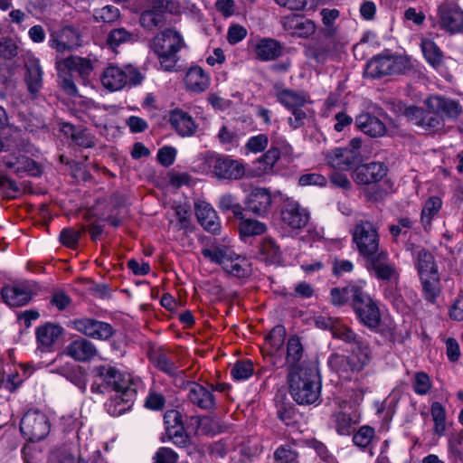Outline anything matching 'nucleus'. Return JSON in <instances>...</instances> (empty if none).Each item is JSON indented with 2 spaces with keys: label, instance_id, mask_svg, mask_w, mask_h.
<instances>
[{
  "label": "nucleus",
  "instance_id": "nucleus-1",
  "mask_svg": "<svg viewBox=\"0 0 463 463\" xmlns=\"http://www.w3.org/2000/svg\"><path fill=\"white\" fill-rule=\"evenodd\" d=\"M288 379L290 394L297 403L314 404L319 400L321 381L317 368L290 369Z\"/></svg>",
  "mask_w": 463,
  "mask_h": 463
},
{
  "label": "nucleus",
  "instance_id": "nucleus-2",
  "mask_svg": "<svg viewBox=\"0 0 463 463\" xmlns=\"http://www.w3.org/2000/svg\"><path fill=\"white\" fill-rule=\"evenodd\" d=\"M164 71H174L179 60L177 53L185 46L181 33L173 28L157 33L149 42Z\"/></svg>",
  "mask_w": 463,
  "mask_h": 463
},
{
  "label": "nucleus",
  "instance_id": "nucleus-3",
  "mask_svg": "<svg viewBox=\"0 0 463 463\" xmlns=\"http://www.w3.org/2000/svg\"><path fill=\"white\" fill-rule=\"evenodd\" d=\"M411 69V61L407 56L379 54L366 63L364 74L368 78L378 79L392 74H403Z\"/></svg>",
  "mask_w": 463,
  "mask_h": 463
},
{
  "label": "nucleus",
  "instance_id": "nucleus-4",
  "mask_svg": "<svg viewBox=\"0 0 463 463\" xmlns=\"http://www.w3.org/2000/svg\"><path fill=\"white\" fill-rule=\"evenodd\" d=\"M353 241L364 259L380 251V237L375 226L368 221L358 222L353 230Z\"/></svg>",
  "mask_w": 463,
  "mask_h": 463
},
{
  "label": "nucleus",
  "instance_id": "nucleus-5",
  "mask_svg": "<svg viewBox=\"0 0 463 463\" xmlns=\"http://www.w3.org/2000/svg\"><path fill=\"white\" fill-rule=\"evenodd\" d=\"M355 298L352 307L359 322L370 330L376 331L382 320L380 308L376 301L363 288Z\"/></svg>",
  "mask_w": 463,
  "mask_h": 463
},
{
  "label": "nucleus",
  "instance_id": "nucleus-6",
  "mask_svg": "<svg viewBox=\"0 0 463 463\" xmlns=\"http://www.w3.org/2000/svg\"><path fill=\"white\" fill-rule=\"evenodd\" d=\"M47 416L39 411H28L21 420L20 431L31 442H37L46 438L50 432Z\"/></svg>",
  "mask_w": 463,
  "mask_h": 463
},
{
  "label": "nucleus",
  "instance_id": "nucleus-7",
  "mask_svg": "<svg viewBox=\"0 0 463 463\" xmlns=\"http://www.w3.org/2000/svg\"><path fill=\"white\" fill-rule=\"evenodd\" d=\"M364 260L367 270L378 280L399 282L400 274L387 251L381 250Z\"/></svg>",
  "mask_w": 463,
  "mask_h": 463
},
{
  "label": "nucleus",
  "instance_id": "nucleus-8",
  "mask_svg": "<svg viewBox=\"0 0 463 463\" xmlns=\"http://www.w3.org/2000/svg\"><path fill=\"white\" fill-rule=\"evenodd\" d=\"M79 27L66 24L50 33L49 46L58 52H71L81 45Z\"/></svg>",
  "mask_w": 463,
  "mask_h": 463
},
{
  "label": "nucleus",
  "instance_id": "nucleus-9",
  "mask_svg": "<svg viewBox=\"0 0 463 463\" xmlns=\"http://www.w3.org/2000/svg\"><path fill=\"white\" fill-rule=\"evenodd\" d=\"M173 3L167 0H152L139 17L140 25L146 30L162 27L166 23V14L173 13Z\"/></svg>",
  "mask_w": 463,
  "mask_h": 463
},
{
  "label": "nucleus",
  "instance_id": "nucleus-10",
  "mask_svg": "<svg viewBox=\"0 0 463 463\" xmlns=\"http://www.w3.org/2000/svg\"><path fill=\"white\" fill-rule=\"evenodd\" d=\"M207 163L214 175L220 180H238L245 175L244 165L229 156H212L208 158Z\"/></svg>",
  "mask_w": 463,
  "mask_h": 463
},
{
  "label": "nucleus",
  "instance_id": "nucleus-11",
  "mask_svg": "<svg viewBox=\"0 0 463 463\" xmlns=\"http://www.w3.org/2000/svg\"><path fill=\"white\" fill-rule=\"evenodd\" d=\"M404 115L413 124L420 127L425 131L436 132L444 127V120L438 113L430 109L424 110L416 106L405 109Z\"/></svg>",
  "mask_w": 463,
  "mask_h": 463
},
{
  "label": "nucleus",
  "instance_id": "nucleus-12",
  "mask_svg": "<svg viewBox=\"0 0 463 463\" xmlns=\"http://www.w3.org/2000/svg\"><path fill=\"white\" fill-rule=\"evenodd\" d=\"M244 204V213L247 212L258 217H265L271 210V194L267 188L255 187L247 195Z\"/></svg>",
  "mask_w": 463,
  "mask_h": 463
},
{
  "label": "nucleus",
  "instance_id": "nucleus-13",
  "mask_svg": "<svg viewBox=\"0 0 463 463\" xmlns=\"http://www.w3.org/2000/svg\"><path fill=\"white\" fill-rule=\"evenodd\" d=\"M439 25L450 33L463 31V10L453 2L442 3L438 9Z\"/></svg>",
  "mask_w": 463,
  "mask_h": 463
},
{
  "label": "nucleus",
  "instance_id": "nucleus-14",
  "mask_svg": "<svg viewBox=\"0 0 463 463\" xmlns=\"http://www.w3.org/2000/svg\"><path fill=\"white\" fill-rule=\"evenodd\" d=\"M352 177L357 184L369 185L380 182L387 175V166L382 162L357 164Z\"/></svg>",
  "mask_w": 463,
  "mask_h": 463
},
{
  "label": "nucleus",
  "instance_id": "nucleus-15",
  "mask_svg": "<svg viewBox=\"0 0 463 463\" xmlns=\"http://www.w3.org/2000/svg\"><path fill=\"white\" fill-rule=\"evenodd\" d=\"M0 294L8 306L23 307L31 301L34 293L32 285L25 281L5 285Z\"/></svg>",
  "mask_w": 463,
  "mask_h": 463
},
{
  "label": "nucleus",
  "instance_id": "nucleus-16",
  "mask_svg": "<svg viewBox=\"0 0 463 463\" xmlns=\"http://www.w3.org/2000/svg\"><path fill=\"white\" fill-rule=\"evenodd\" d=\"M280 215L283 224L293 230L304 228L309 221L307 210L295 201H286L282 205Z\"/></svg>",
  "mask_w": 463,
  "mask_h": 463
},
{
  "label": "nucleus",
  "instance_id": "nucleus-17",
  "mask_svg": "<svg viewBox=\"0 0 463 463\" xmlns=\"http://www.w3.org/2000/svg\"><path fill=\"white\" fill-rule=\"evenodd\" d=\"M326 159L335 169L347 171L353 169L357 164L363 162L361 154L352 152L345 147H336L330 151Z\"/></svg>",
  "mask_w": 463,
  "mask_h": 463
},
{
  "label": "nucleus",
  "instance_id": "nucleus-18",
  "mask_svg": "<svg viewBox=\"0 0 463 463\" xmlns=\"http://www.w3.org/2000/svg\"><path fill=\"white\" fill-rule=\"evenodd\" d=\"M186 385L188 389L187 398L194 405L204 411H212L215 408V397L213 393V385H211L212 391L195 382H187Z\"/></svg>",
  "mask_w": 463,
  "mask_h": 463
},
{
  "label": "nucleus",
  "instance_id": "nucleus-19",
  "mask_svg": "<svg viewBox=\"0 0 463 463\" xmlns=\"http://www.w3.org/2000/svg\"><path fill=\"white\" fill-rule=\"evenodd\" d=\"M425 103L429 109L438 113L441 118L446 117L455 120L462 113V107L458 101L441 96H431Z\"/></svg>",
  "mask_w": 463,
  "mask_h": 463
},
{
  "label": "nucleus",
  "instance_id": "nucleus-20",
  "mask_svg": "<svg viewBox=\"0 0 463 463\" xmlns=\"http://www.w3.org/2000/svg\"><path fill=\"white\" fill-rule=\"evenodd\" d=\"M165 435L169 440H172L179 447H186L189 443V438L186 435L182 425L178 411H168L165 416Z\"/></svg>",
  "mask_w": 463,
  "mask_h": 463
},
{
  "label": "nucleus",
  "instance_id": "nucleus-21",
  "mask_svg": "<svg viewBox=\"0 0 463 463\" xmlns=\"http://www.w3.org/2000/svg\"><path fill=\"white\" fill-rule=\"evenodd\" d=\"M281 24L284 30L288 31L291 35L301 38H307L316 31V25L313 21L298 14L282 17Z\"/></svg>",
  "mask_w": 463,
  "mask_h": 463
},
{
  "label": "nucleus",
  "instance_id": "nucleus-22",
  "mask_svg": "<svg viewBox=\"0 0 463 463\" xmlns=\"http://www.w3.org/2000/svg\"><path fill=\"white\" fill-rule=\"evenodd\" d=\"M327 364L339 378L345 381H351L354 374L361 372L348 355L337 353L332 354L329 356Z\"/></svg>",
  "mask_w": 463,
  "mask_h": 463
},
{
  "label": "nucleus",
  "instance_id": "nucleus-23",
  "mask_svg": "<svg viewBox=\"0 0 463 463\" xmlns=\"http://www.w3.org/2000/svg\"><path fill=\"white\" fill-rule=\"evenodd\" d=\"M66 353L76 361L87 362L97 355L98 350L91 341L79 337L68 345Z\"/></svg>",
  "mask_w": 463,
  "mask_h": 463
},
{
  "label": "nucleus",
  "instance_id": "nucleus-24",
  "mask_svg": "<svg viewBox=\"0 0 463 463\" xmlns=\"http://www.w3.org/2000/svg\"><path fill=\"white\" fill-rule=\"evenodd\" d=\"M169 123L181 137H191L197 128L193 118L187 112L178 109L170 112Z\"/></svg>",
  "mask_w": 463,
  "mask_h": 463
},
{
  "label": "nucleus",
  "instance_id": "nucleus-25",
  "mask_svg": "<svg viewBox=\"0 0 463 463\" xmlns=\"http://www.w3.org/2000/svg\"><path fill=\"white\" fill-rule=\"evenodd\" d=\"M195 214L199 223L207 232L216 233L221 229L215 210L207 203L201 202L195 203Z\"/></svg>",
  "mask_w": 463,
  "mask_h": 463
},
{
  "label": "nucleus",
  "instance_id": "nucleus-26",
  "mask_svg": "<svg viewBox=\"0 0 463 463\" xmlns=\"http://www.w3.org/2000/svg\"><path fill=\"white\" fill-rule=\"evenodd\" d=\"M67 69L70 72H76L79 74L83 84H87L89 77L93 71V64L91 60L89 58H83L80 56H70L61 61H58Z\"/></svg>",
  "mask_w": 463,
  "mask_h": 463
},
{
  "label": "nucleus",
  "instance_id": "nucleus-27",
  "mask_svg": "<svg viewBox=\"0 0 463 463\" xmlns=\"http://www.w3.org/2000/svg\"><path fill=\"white\" fill-rule=\"evenodd\" d=\"M355 124L362 132L372 137H383L386 133L385 124L380 118L369 113L357 116Z\"/></svg>",
  "mask_w": 463,
  "mask_h": 463
},
{
  "label": "nucleus",
  "instance_id": "nucleus-28",
  "mask_svg": "<svg viewBox=\"0 0 463 463\" xmlns=\"http://www.w3.org/2000/svg\"><path fill=\"white\" fill-rule=\"evenodd\" d=\"M414 265L419 277L439 273L434 255L425 248H420L415 251Z\"/></svg>",
  "mask_w": 463,
  "mask_h": 463
},
{
  "label": "nucleus",
  "instance_id": "nucleus-29",
  "mask_svg": "<svg viewBox=\"0 0 463 463\" xmlns=\"http://www.w3.org/2000/svg\"><path fill=\"white\" fill-rule=\"evenodd\" d=\"M102 85L111 90H119L127 85V74L125 68L110 65L107 67L101 75Z\"/></svg>",
  "mask_w": 463,
  "mask_h": 463
},
{
  "label": "nucleus",
  "instance_id": "nucleus-30",
  "mask_svg": "<svg viewBox=\"0 0 463 463\" xmlns=\"http://www.w3.org/2000/svg\"><path fill=\"white\" fill-rule=\"evenodd\" d=\"M63 133L71 139L74 145L90 148L95 146V137L87 128H77L72 124L65 123L62 126Z\"/></svg>",
  "mask_w": 463,
  "mask_h": 463
},
{
  "label": "nucleus",
  "instance_id": "nucleus-31",
  "mask_svg": "<svg viewBox=\"0 0 463 463\" xmlns=\"http://www.w3.org/2000/svg\"><path fill=\"white\" fill-rule=\"evenodd\" d=\"M3 164L17 175H20L23 173H29L32 175H36L40 172L37 163L26 156L5 158Z\"/></svg>",
  "mask_w": 463,
  "mask_h": 463
},
{
  "label": "nucleus",
  "instance_id": "nucleus-32",
  "mask_svg": "<svg viewBox=\"0 0 463 463\" xmlns=\"http://www.w3.org/2000/svg\"><path fill=\"white\" fill-rule=\"evenodd\" d=\"M352 345L351 354L348 356L362 372L373 359L372 348L368 341L363 337Z\"/></svg>",
  "mask_w": 463,
  "mask_h": 463
},
{
  "label": "nucleus",
  "instance_id": "nucleus-33",
  "mask_svg": "<svg viewBox=\"0 0 463 463\" xmlns=\"http://www.w3.org/2000/svg\"><path fill=\"white\" fill-rule=\"evenodd\" d=\"M150 360L153 364L172 377H176L184 373V371H179L169 354L163 349H158L150 354Z\"/></svg>",
  "mask_w": 463,
  "mask_h": 463
},
{
  "label": "nucleus",
  "instance_id": "nucleus-34",
  "mask_svg": "<svg viewBox=\"0 0 463 463\" xmlns=\"http://www.w3.org/2000/svg\"><path fill=\"white\" fill-rule=\"evenodd\" d=\"M25 81L31 93L35 94L43 85V71L39 60L29 58L25 62Z\"/></svg>",
  "mask_w": 463,
  "mask_h": 463
},
{
  "label": "nucleus",
  "instance_id": "nucleus-35",
  "mask_svg": "<svg viewBox=\"0 0 463 463\" xmlns=\"http://www.w3.org/2000/svg\"><path fill=\"white\" fill-rule=\"evenodd\" d=\"M419 278L421 285L422 297L426 301L434 304L442 289L439 274L436 273Z\"/></svg>",
  "mask_w": 463,
  "mask_h": 463
},
{
  "label": "nucleus",
  "instance_id": "nucleus-36",
  "mask_svg": "<svg viewBox=\"0 0 463 463\" xmlns=\"http://www.w3.org/2000/svg\"><path fill=\"white\" fill-rule=\"evenodd\" d=\"M360 286L349 284L343 288H333L330 290L331 303L335 307H343L350 302L351 306L355 300V296L361 290Z\"/></svg>",
  "mask_w": 463,
  "mask_h": 463
},
{
  "label": "nucleus",
  "instance_id": "nucleus-37",
  "mask_svg": "<svg viewBox=\"0 0 463 463\" xmlns=\"http://www.w3.org/2000/svg\"><path fill=\"white\" fill-rule=\"evenodd\" d=\"M255 52L261 61H273L282 54V46L274 39L264 38L257 43Z\"/></svg>",
  "mask_w": 463,
  "mask_h": 463
},
{
  "label": "nucleus",
  "instance_id": "nucleus-38",
  "mask_svg": "<svg viewBox=\"0 0 463 463\" xmlns=\"http://www.w3.org/2000/svg\"><path fill=\"white\" fill-rule=\"evenodd\" d=\"M184 81L187 89L194 92H203L209 86V77L199 66L192 67L188 70Z\"/></svg>",
  "mask_w": 463,
  "mask_h": 463
},
{
  "label": "nucleus",
  "instance_id": "nucleus-39",
  "mask_svg": "<svg viewBox=\"0 0 463 463\" xmlns=\"http://www.w3.org/2000/svg\"><path fill=\"white\" fill-rule=\"evenodd\" d=\"M276 97L278 100L288 110L303 107L307 102V96L303 92L288 89L276 88Z\"/></svg>",
  "mask_w": 463,
  "mask_h": 463
},
{
  "label": "nucleus",
  "instance_id": "nucleus-40",
  "mask_svg": "<svg viewBox=\"0 0 463 463\" xmlns=\"http://www.w3.org/2000/svg\"><path fill=\"white\" fill-rule=\"evenodd\" d=\"M240 221L238 230L241 238L259 236L266 232L267 225L258 220L247 218L245 213H242V218H238Z\"/></svg>",
  "mask_w": 463,
  "mask_h": 463
},
{
  "label": "nucleus",
  "instance_id": "nucleus-41",
  "mask_svg": "<svg viewBox=\"0 0 463 463\" xmlns=\"http://www.w3.org/2000/svg\"><path fill=\"white\" fill-rule=\"evenodd\" d=\"M63 328L53 323H46L36 330V337L38 342L44 346L52 345L58 338L62 335Z\"/></svg>",
  "mask_w": 463,
  "mask_h": 463
},
{
  "label": "nucleus",
  "instance_id": "nucleus-42",
  "mask_svg": "<svg viewBox=\"0 0 463 463\" xmlns=\"http://www.w3.org/2000/svg\"><path fill=\"white\" fill-rule=\"evenodd\" d=\"M420 48L424 58L430 65L435 69H438L443 65V52L431 39H422L420 43Z\"/></svg>",
  "mask_w": 463,
  "mask_h": 463
},
{
  "label": "nucleus",
  "instance_id": "nucleus-43",
  "mask_svg": "<svg viewBox=\"0 0 463 463\" xmlns=\"http://www.w3.org/2000/svg\"><path fill=\"white\" fill-rule=\"evenodd\" d=\"M303 352L304 350L299 337L297 335L290 336L287 344L286 358V362L288 364V371L290 369L304 368L303 366L298 365L303 356Z\"/></svg>",
  "mask_w": 463,
  "mask_h": 463
},
{
  "label": "nucleus",
  "instance_id": "nucleus-44",
  "mask_svg": "<svg viewBox=\"0 0 463 463\" xmlns=\"http://www.w3.org/2000/svg\"><path fill=\"white\" fill-rule=\"evenodd\" d=\"M94 377L99 378L101 382L111 386L113 390L121 387L119 383L121 374L120 373L112 366L99 365L96 366L92 370Z\"/></svg>",
  "mask_w": 463,
  "mask_h": 463
},
{
  "label": "nucleus",
  "instance_id": "nucleus-45",
  "mask_svg": "<svg viewBox=\"0 0 463 463\" xmlns=\"http://www.w3.org/2000/svg\"><path fill=\"white\" fill-rule=\"evenodd\" d=\"M375 332H379L384 338L392 344H402L411 336L410 330L405 329L402 331V329H398L392 323H380V326Z\"/></svg>",
  "mask_w": 463,
  "mask_h": 463
},
{
  "label": "nucleus",
  "instance_id": "nucleus-46",
  "mask_svg": "<svg viewBox=\"0 0 463 463\" xmlns=\"http://www.w3.org/2000/svg\"><path fill=\"white\" fill-rule=\"evenodd\" d=\"M430 414L434 421V433L439 437L443 436L446 431V411L444 406L439 402H432Z\"/></svg>",
  "mask_w": 463,
  "mask_h": 463
},
{
  "label": "nucleus",
  "instance_id": "nucleus-47",
  "mask_svg": "<svg viewBox=\"0 0 463 463\" xmlns=\"http://www.w3.org/2000/svg\"><path fill=\"white\" fill-rule=\"evenodd\" d=\"M218 208L222 213L231 211L236 219L242 218V213H244V207L240 204L236 197L231 194H225L220 197Z\"/></svg>",
  "mask_w": 463,
  "mask_h": 463
},
{
  "label": "nucleus",
  "instance_id": "nucleus-48",
  "mask_svg": "<svg viewBox=\"0 0 463 463\" xmlns=\"http://www.w3.org/2000/svg\"><path fill=\"white\" fill-rule=\"evenodd\" d=\"M248 266V261L238 256L235 259L230 258L229 260L225 262L223 269L225 272L236 278H246L250 275Z\"/></svg>",
  "mask_w": 463,
  "mask_h": 463
},
{
  "label": "nucleus",
  "instance_id": "nucleus-49",
  "mask_svg": "<svg viewBox=\"0 0 463 463\" xmlns=\"http://www.w3.org/2000/svg\"><path fill=\"white\" fill-rule=\"evenodd\" d=\"M260 251L269 262H278L281 258L280 247L271 237H265L260 247Z\"/></svg>",
  "mask_w": 463,
  "mask_h": 463
},
{
  "label": "nucleus",
  "instance_id": "nucleus-50",
  "mask_svg": "<svg viewBox=\"0 0 463 463\" xmlns=\"http://www.w3.org/2000/svg\"><path fill=\"white\" fill-rule=\"evenodd\" d=\"M58 70V77L61 80L60 85L62 90L69 96H77L78 90L74 83L72 74L69 71L61 69V63H56Z\"/></svg>",
  "mask_w": 463,
  "mask_h": 463
},
{
  "label": "nucleus",
  "instance_id": "nucleus-51",
  "mask_svg": "<svg viewBox=\"0 0 463 463\" xmlns=\"http://www.w3.org/2000/svg\"><path fill=\"white\" fill-rule=\"evenodd\" d=\"M441 207V200L439 197L433 196L429 198L421 212V222L426 228L430 225L432 217L439 211Z\"/></svg>",
  "mask_w": 463,
  "mask_h": 463
},
{
  "label": "nucleus",
  "instance_id": "nucleus-52",
  "mask_svg": "<svg viewBox=\"0 0 463 463\" xmlns=\"http://www.w3.org/2000/svg\"><path fill=\"white\" fill-rule=\"evenodd\" d=\"M375 438L374 429L370 426H362L353 436L354 444L359 448H367Z\"/></svg>",
  "mask_w": 463,
  "mask_h": 463
},
{
  "label": "nucleus",
  "instance_id": "nucleus-53",
  "mask_svg": "<svg viewBox=\"0 0 463 463\" xmlns=\"http://www.w3.org/2000/svg\"><path fill=\"white\" fill-rule=\"evenodd\" d=\"M333 337L340 339L346 344L354 345L362 336L354 333L349 326L340 322L333 328Z\"/></svg>",
  "mask_w": 463,
  "mask_h": 463
},
{
  "label": "nucleus",
  "instance_id": "nucleus-54",
  "mask_svg": "<svg viewBox=\"0 0 463 463\" xmlns=\"http://www.w3.org/2000/svg\"><path fill=\"white\" fill-rule=\"evenodd\" d=\"M253 373V364L250 361H238L231 369V374L236 381L248 379Z\"/></svg>",
  "mask_w": 463,
  "mask_h": 463
},
{
  "label": "nucleus",
  "instance_id": "nucleus-55",
  "mask_svg": "<svg viewBox=\"0 0 463 463\" xmlns=\"http://www.w3.org/2000/svg\"><path fill=\"white\" fill-rule=\"evenodd\" d=\"M114 391L116 392L114 396L115 401L125 403L127 405L126 408H131L133 406L137 397V391L134 387L121 384V387L116 388Z\"/></svg>",
  "mask_w": 463,
  "mask_h": 463
},
{
  "label": "nucleus",
  "instance_id": "nucleus-56",
  "mask_svg": "<svg viewBox=\"0 0 463 463\" xmlns=\"http://www.w3.org/2000/svg\"><path fill=\"white\" fill-rule=\"evenodd\" d=\"M20 192L16 183L5 175H0V194L7 199H14Z\"/></svg>",
  "mask_w": 463,
  "mask_h": 463
},
{
  "label": "nucleus",
  "instance_id": "nucleus-57",
  "mask_svg": "<svg viewBox=\"0 0 463 463\" xmlns=\"http://www.w3.org/2000/svg\"><path fill=\"white\" fill-rule=\"evenodd\" d=\"M431 388L429 375L424 372H418L414 376L413 390L419 395L427 394Z\"/></svg>",
  "mask_w": 463,
  "mask_h": 463
},
{
  "label": "nucleus",
  "instance_id": "nucleus-58",
  "mask_svg": "<svg viewBox=\"0 0 463 463\" xmlns=\"http://www.w3.org/2000/svg\"><path fill=\"white\" fill-rule=\"evenodd\" d=\"M335 422L337 432L340 435H348L351 432L353 420L346 412H337L335 415Z\"/></svg>",
  "mask_w": 463,
  "mask_h": 463
},
{
  "label": "nucleus",
  "instance_id": "nucleus-59",
  "mask_svg": "<svg viewBox=\"0 0 463 463\" xmlns=\"http://www.w3.org/2000/svg\"><path fill=\"white\" fill-rule=\"evenodd\" d=\"M84 232H86L85 226H82L80 231H75L71 228L63 229L60 234V241L68 247H74Z\"/></svg>",
  "mask_w": 463,
  "mask_h": 463
},
{
  "label": "nucleus",
  "instance_id": "nucleus-60",
  "mask_svg": "<svg viewBox=\"0 0 463 463\" xmlns=\"http://www.w3.org/2000/svg\"><path fill=\"white\" fill-rule=\"evenodd\" d=\"M15 42L8 37L0 38V58L11 60L17 55Z\"/></svg>",
  "mask_w": 463,
  "mask_h": 463
},
{
  "label": "nucleus",
  "instance_id": "nucleus-61",
  "mask_svg": "<svg viewBox=\"0 0 463 463\" xmlns=\"http://www.w3.org/2000/svg\"><path fill=\"white\" fill-rule=\"evenodd\" d=\"M132 34L128 33L125 28H118L110 31L107 43L111 47H117L119 44L130 41Z\"/></svg>",
  "mask_w": 463,
  "mask_h": 463
},
{
  "label": "nucleus",
  "instance_id": "nucleus-62",
  "mask_svg": "<svg viewBox=\"0 0 463 463\" xmlns=\"http://www.w3.org/2000/svg\"><path fill=\"white\" fill-rule=\"evenodd\" d=\"M94 16L98 21L112 23L119 17V10L113 5H106L96 10Z\"/></svg>",
  "mask_w": 463,
  "mask_h": 463
},
{
  "label": "nucleus",
  "instance_id": "nucleus-63",
  "mask_svg": "<svg viewBox=\"0 0 463 463\" xmlns=\"http://www.w3.org/2000/svg\"><path fill=\"white\" fill-rule=\"evenodd\" d=\"M286 337V329L283 326L278 325L272 328L269 335L267 336V341L269 344L279 350L280 346L283 345Z\"/></svg>",
  "mask_w": 463,
  "mask_h": 463
},
{
  "label": "nucleus",
  "instance_id": "nucleus-64",
  "mask_svg": "<svg viewBox=\"0 0 463 463\" xmlns=\"http://www.w3.org/2000/svg\"><path fill=\"white\" fill-rule=\"evenodd\" d=\"M298 458V453L289 445L278 448L274 453V458L279 463H291Z\"/></svg>",
  "mask_w": 463,
  "mask_h": 463
}]
</instances>
